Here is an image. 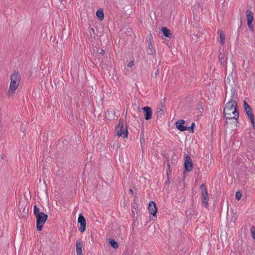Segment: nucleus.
Wrapping results in <instances>:
<instances>
[{
    "label": "nucleus",
    "mask_w": 255,
    "mask_h": 255,
    "mask_svg": "<svg viewBox=\"0 0 255 255\" xmlns=\"http://www.w3.org/2000/svg\"><path fill=\"white\" fill-rule=\"evenodd\" d=\"M224 116L227 120H235V123H238V120L239 117V114L237 108V104L235 102H227L224 109Z\"/></svg>",
    "instance_id": "1"
},
{
    "label": "nucleus",
    "mask_w": 255,
    "mask_h": 255,
    "mask_svg": "<svg viewBox=\"0 0 255 255\" xmlns=\"http://www.w3.org/2000/svg\"><path fill=\"white\" fill-rule=\"evenodd\" d=\"M20 80V75L18 72L14 71L10 76V83L7 92L8 96L12 95L18 88Z\"/></svg>",
    "instance_id": "2"
},
{
    "label": "nucleus",
    "mask_w": 255,
    "mask_h": 255,
    "mask_svg": "<svg viewBox=\"0 0 255 255\" xmlns=\"http://www.w3.org/2000/svg\"><path fill=\"white\" fill-rule=\"evenodd\" d=\"M124 120L123 119H120L119 121L118 124L116 127V130L118 136H122L124 138L128 137V131L127 127H124Z\"/></svg>",
    "instance_id": "3"
},
{
    "label": "nucleus",
    "mask_w": 255,
    "mask_h": 255,
    "mask_svg": "<svg viewBox=\"0 0 255 255\" xmlns=\"http://www.w3.org/2000/svg\"><path fill=\"white\" fill-rule=\"evenodd\" d=\"M36 228L37 231H41L45 222L46 221L48 216L42 213L36 217Z\"/></svg>",
    "instance_id": "4"
},
{
    "label": "nucleus",
    "mask_w": 255,
    "mask_h": 255,
    "mask_svg": "<svg viewBox=\"0 0 255 255\" xmlns=\"http://www.w3.org/2000/svg\"><path fill=\"white\" fill-rule=\"evenodd\" d=\"M200 188L201 189V196L202 199V203L204 204L205 207H207L208 206V192L206 187V185L205 184H202Z\"/></svg>",
    "instance_id": "5"
},
{
    "label": "nucleus",
    "mask_w": 255,
    "mask_h": 255,
    "mask_svg": "<svg viewBox=\"0 0 255 255\" xmlns=\"http://www.w3.org/2000/svg\"><path fill=\"white\" fill-rule=\"evenodd\" d=\"M184 157L185 161L184 167L185 169V171L190 172L192 170L193 168V164L192 162V159L189 155H187L186 154H185Z\"/></svg>",
    "instance_id": "6"
},
{
    "label": "nucleus",
    "mask_w": 255,
    "mask_h": 255,
    "mask_svg": "<svg viewBox=\"0 0 255 255\" xmlns=\"http://www.w3.org/2000/svg\"><path fill=\"white\" fill-rule=\"evenodd\" d=\"M148 211L150 215H152L151 219L155 221L156 218L157 208L155 203L153 201H150L148 204Z\"/></svg>",
    "instance_id": "7"
},
{
    "label": "nucleus",
    "mask_w": 255,
    "mask_h": 255,
    "mask_svg": "<svg viewBox=\"0 0 255 255\" xmlns=\"http://www.w3.org/2000/svg\"><path fill=\"white\" fill-rule=\"evenodd\" d=\"M78 223L80 224L79 231L82 233L84 232L86 229V222L85 218L82 214H80L79 216Z\"/></svg>",
    "instance_id": "8"
},
{
    "label": "nucleus",
    "mask_w": 255,
    "mask_h": 255,
    "mask_svg": "<svg viewBox=\"0 0 255 255\" xmlns=\"http://www.w3.org/2000/svg\"><path fill=\"white\" fill-rule=\"evenodd\" d=\"M245 112L248 117V118L251 120L252 126L254 128V129L255 128V118L254 116L253 113V110L252 108L247 109L245 110Z\"/></svg>",
    "instance_id": "9"
},
{
    "label": "nucleus",
    "mask_w": 255,
    "mask_h": 255,
    "mask_svg": "<svg viewBox=\"0 0 255 255\" xmlns=\"http://www.w3.org/2000/svg\"><path fill=\"white\" fill-rule=\"evenodd\" d=\"M142 110L144 113V118L146 120L150 119L152 117V112L151 109L149 107H144L142 108Z\"/></svg>",
    "instance_id": "10"
},
{
    "label": "nucleus",
    "mask_w": 255,
    "mask_h": 255,
    "mask_svg": "<svg viewBox=\"0 0 255 255\" xmlns=\"http://www.w3.org/2000/svg\"><path fill=\"white\" fill-rule=\"evenodd\" d=\"M185 123V121L183 120H180L177 121L175 123V126L176 128L181 131L187 130V127L183 126V125Z\"/></svg>",
    "instance_id": "11"
},
{
    "label": "nucleus",
    "mask_w": 255,
    "mask_h": 255,
    "mask_svg": "<svg viewBox=\"0 0 255 255\" xmlns=\"http://www.w3.org/2000/svg\"><path fill=\"white\" fill-rule=\"evenodd\" d=\"M231 97L228 102L232 103V104H233V102L234 103L235 102L236 103H237L236 100L237 99L238 95H237L236 90L234 88H232V89L231 90Z\"/></svg>",
    "instance_id": "12"
},
{
    "label": "nucleus",
    "mask_w": 255,
    "mask_h": 255,
    "mask_svg": "<svg viewBox=\"0 0 255 255\" xmlns=\"http://www.w3.org/2000/svg\"><path fill=\"white\" fill-rule=\"evenodd\" d=\"M147 52L148 54H152L155 52V50L154 48L150 39L147 40Z\"/></svg>",
    "instance_id": "13"
},
{
    "label": "nucleus",
    "mask_w": 255,
    "mask_h": 255,
    "mask_svg": "<svg viewBox=\"0 0 255 255\" xmlns=\"http://www.w3.org/2000/svg\"><path fill=\"white\" fill-rule=\"evenodd\" d=\"M161 31H162L163 35L166 37L170 38L171 37L170 31L167 28L165 27H162Z\"/></svg>",
    "instance_id": "14"
},
{
    "label": "nucleus",
    "mask_w": 255,
    "mask_h": 255,
    "mask_svg": "<svg viewBox=\"0 0 255 255\" xmlns=\"http://www.w3.org/2000/svg\"><path fill=\"white\" fill-rule=\"evenodd\" d=\"M246 16L247 21L249 23L252 22L254 19L253 13L250 10H247L246 11Z\"/></svg>",
    "instance_id": "15"
},
{
    "label": "nucleus",
    "mask_w": 255,
    "mask_h": 255,
    "mask_svg": "<svg viewBox=\"0 0 255 255\" xmlns=\"http://www.w3.org/2000/svg\"><path fill=\"white\" fill-rule=\"evenodd\" d=\"M227 57H226L224 54L220 53L219 55V60L221 62V64L223 66H226L227 64Z\"/></svg>",
    "instance_id": "16"
},
{
    "label": "nucleus",
    "mask_w": 255,
    "mask_h": 255,
    "mask_svg": "<svg viewBox=\"0 0 255 255\" xmlns=\"http://www.w3.org/2000/svg\"><path fill=\"white\" fill-rule=\"evenodd\" d=\"M76 253H77V255H82V244L80 242L77 241L76 244Z\"/></svg>",
    "instance_id": "17"
},
{
    "label": "nucleus",
    "mask_w": 255,
    "mask_h": 255,
    "mask_svg": "<svg viewBox=\"0 0 255 255\" xmlns=\"http://www.w3.org/2000/svg\"><path fill=\"white\" fill-rule=\"evenodd\" d=\"M109 244L112 248L114 249H117L119 248V244L117 242L115 241L113 239H109Z\"/></svg>",
    "instance_id": "18"
},
{
    "label": "nucleus",
    "mask_w": 255,
    "mask_h": 255,
    "mask_svg": "<svg viewBox=\"0 0 255 255\" xmlns=\"http://www.w3.org/2000/svg\"><path fill=\"white\" fill-rule=\"evenodd\" d=\"M96 16L99 18V19L100 20H103L104 18V14L103 10H98L96 12Z\"/></svg>",
    "instance_id": "19"
},
{
    "label": "nucleus",
    "mask_w": 255,
    "mask_h": 255,
    "mask_svg": "<svg viewBox=\"0 0 255 255\" xmlns=\"http://www.w3.org/2000/svg\"><path fill=\"white\" fill-rule=\"evenodd\" d=\"M220 38L221 44L224 45L225 42V35L222 31L220 32Z\"/></svg>",
    "instance_id": "20"
},
{
    "label": "nucleus",
    "mask_w": 255,
    "mask_h": 255,
    "mask_svg": "<svg viewBox=\"0 0 255 255\" xmlns=\"http://www.w3.org/2000/svg\"><path fill=\"white\" fill-rule=\"evenodd\" d=\"M33 213L35 217L38 216L40 214H42L43 212H40L39 208L35 205L34 206Z\"/></svg>",
    "instance_id": "21"
},
{
    "label": "nucleus",
    "mask_w": 255,
    "mask_h": 255,
    "mask_svg": "<svg viewBox=\"0 0 255 255\" xmlns=\"http://www.w3.org/2000/svg\"><path fill=\"white\" fill-rule=\"evenodd\" d=\"M140 142L141 146L143 147V146L144 145V143H145V139H144L143 131H142L140 133Z\"/></svg>",
    "instance_id": "22"
},
{
    "label": "nucleus",
    "mask_w": 255,
    "mask_h": 255,
    "mask_svg": "<svg viewBox=\"0 0 255 255\" xmlns=\"http://www.w3.org/2000/svg\"><path fill=\"white\" fill-rule=\"evenodd\" d=\"M195 127V124L194 123H193L191 124V126L190 127H187V128H187V130L191 131L192 133H193L194 132V128Z\"/></svg>",
    "instance_id": "23"
},
{
    "label": "nucleus",
    "mask_w": 255,
    "mask_h": 255,
    "mask_svg": "<svg viewBox=\"0 0 255 255\" xmlns=\"http://www.w3.org/2000/svg\"><path fill=\"white\" fill-rule=\"evenodd\" d=\"M242 193L240 191H238L236 193V198L239 200L242 197Z\"/></svg>",
    "instance_id": "24"
},
{
    "label": "nucleus",
    "mask_w": 255,
    "mask_h": 255,
    "mask_svg": "<svg viewBox=\"0 0 255 255\" xmlns=\"http://www.w3.org/2000/svg\"><path fill=\"white\" fill-rule=\"evenodd\" d=\"M251 231L253 238L255 239V227L254 226L252 227L251 228Z\"/></svg>",
    "instance_id": "25"
},
{
    "label": "nucleus",
    "mask_w": 255,
    "mask_h": 255,
    "mask_svg": "<svg viewBox=\"0 0 255 255\" xmlns=\"http://www.w3.org/2000/svg\"><path fill=\"white\" fill-rule=\"evenodd\" d=\"M244 109L245 110L247 109H250L251 108V107H250V106L247 103V102L246 101H244Z\"/></svg>",
    "instance_id": "26"
},
{
    "label": "nucleus",
    "mask_w": 255,
    "mask_h": 255,
    "mask_svg": "<svg viewBox=\"0 0 255 255\" xmlns=\"http://www.w3.org/2000/svg\"><path fill=\"white\" fill-rule=\"evenodd\" d=\"M244 109L245 110L247 109H250L251 108V107H250V106L247 103V102L246 101H244Z\"/></svg>",
    "instance_id": "27"
},
{
    "label": "nucleus",
    "mask_w": 255,
    "mask_h": 255,
    "mask_svg": "<svg viewBox=\"0 0 255 255\" xmlns=\"http://www.w3.org/2000/svg\"><path fill=\"white\" fill-rule=\"evenodd\" d=\"M133 61H130L128 64V67H131L133 65Z\"/></svg>",
    "instance_id": "28"
},
{
    "label": "nucleus",
    "mask_w": 255,
    "mask_h": 255,
    "mask_svg": "<svg viewBox=\"0 0 255 255\" xmlns=\"http://www.w3.org/2000/svg\"><path fill=\"white\" fill-rule=\"evenodd\" d=\"M247 24H248V27H249L250 28L252 29V30H253V25H252V22H251L250 23H248V21H247Z\"/></svg>",
    "instance_id": "29"
},
{
    "label": "nucleus",
    "mask_w": 255,
    "mask_h": 255,
    "mask_svg": "<svg viewBox=\"0 0 255 255\" xmlns=\"http://www.w3.org/2000/svg\"><path fill=\"white\" fill-rule=\"evenodd\" d=\"M165 184H169V173H167V179L165 181Z\"/></svg>",
    "instance_id": "30"
},
{
    "label": "nucleus",
    "mask_w": 255,
    "mask_h": 255,
    "mask_svg": "<svg viewBox=\"0 0 255 255\" xmlns=\"http://www.w3.org/2000/svg\"><path fill=\"white\" fill-rule=\"evenodd\" d=\"M90 33L91 35H92V33H93L94 34H95V29L93 28H90Z\"/></svg>",
    "instance_id": "31"
},
{
    "label": "nucleus",
    "mask_w": 255,
    "mask_h": 255,
    "mask_svg": "<svg viewBox=\"0 0 255 255\" xmlns=\"http://www.w3.org/2000/svg\"><path fill=\"white\" fill-rule=\"evenodd\" d=\"M158 113L160 115H163L164 114V111L162 109H160L158 111Z\"/></svg>",
    "instance_id": "32"
},
{
    "label": "nucleus",
    "mask_w": 255,
    "mask_h": 255,
    "mask_svg": "<svg viewBox=\"0 0 255 255\" xmlns=\"http://www.w3.org/2000/svg\"><path fill=\"white\" fill-rule=\"evenodd\" d=\"M105 53V50L103 49H101V51L100 52V54H101L102 55H104Z\"/></svg>",
    "instance_id": "33"
},
{
    "label": "nucleus",
    "mask_w": 255,
    "mask_h": 255,
    "mask_svg": "<svg viewBox=\"0 0 255 255\" xmlns=\"http://www.w3.org/2000/svg\"><path fill=\"white\" fill-rule=\"evenodd\" d=\"M159 70L158 69H157L155 72V76H157L159 74Z\"/></svg>",
    "instance_id": "34"
},
{
    "label": "nucleus",
    "mask_w": 255,
    "mask_h": 255,
    "mask_svg": "<svg viewBox=\"0 0 255 255\" xmlns=\"http://www.w3.org/2000/svg\"><path fill=\"white\" fill-rule=\"evenodd\" d=\"M129 192L130 193H131V194H133V191H132V189H129Z\"/></svg>",
    "instance_id": "35"
},
{
    "label": "nucleus",
    "mask_w": 255,
    "mask_h": 255,
    "mask_svg": "<svg viewBox=\"0 0 255 255\" xmlns=\"http://www.w3.org/2000/svg\"><path fill=\"white\" fill-rule=\"evenodd\" d=\"M228 124V122L227 121H226L225 122V124Z\"/></svg>",
    "instance_id": "36"
},
{
    "label": "nucleus",
    "mask_w": 255,
    "mask_h": 255,
    "mask_svg": "<svg viewBox=\"0 0 255 255\" xmlns=\"http://www.w3.org/2000/svg\"><path fill=\"white\" fill-rule=\"evenodd\" d=\"M167 165H168V167H169V166H170L169 163H168Z\"/></svg>",
    "instance_id": "37"
},
{
    "label": "nucleus",
    "mask_w": 255,
    "mask_h": 255,
    "mask_svg": "<svg viewBox=\"0 0 255 255\" xmlns=\"http://www.w3.org/2000/svg\"><path fill=\"white\" fill-rule=\"evenodd\" d=\"M227 92H226V96H227Z\"/></svg>",
    "instance_id": "38"
}]
</instances>
